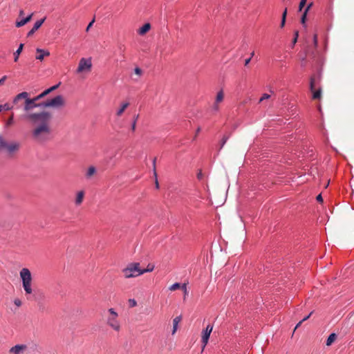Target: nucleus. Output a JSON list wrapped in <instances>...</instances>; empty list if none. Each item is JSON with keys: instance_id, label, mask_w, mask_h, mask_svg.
I'll use <instances>...</instances> for the list:
<instances>
[{"instance_id": "nucleus-20", "label": "nucleus", "mask_w": 354, "mask_h": 354, "mask_svg": "<svg viewBox=\"0 0 354 354\" xmlns=\"http://www.w3.org/2000/svg\"><path fill=\"white\" fill-rule=\"evenodd\" d=\"M23 48H24V44H21L19 45V46L18 47L17 50L14 53V61L15 62H17L18 61V59H19V55L21 54L22 50H23Z\"/></svg>"}, {"instance_id": "nucleus-14", "label": "nucleus", "mask_w": 354, "mask_h": 354, "mask_svg": "<svg viewBox=\"0 0 354 354\" xmlns=\"http://www.w3.org/2000/svg\"><path fill=\"white\" fill-rule=\"evenodd\" d=\"M32 15H33V13L30 14V15H28L27 17H26L24 19H22L19 21H17L16 24H15L16 27L19 28V27L24 26L27 23H28L31 20Z\"/></svg>"}, {"instance_id": "nucleus-37", "label": "nucleus", "mask_w": 354, "mask_h": 354, "mask_svg": "<svg viewBox=\"0 0 354 354\" xmlns=\"http://www.w3.org/2000/svg\"><path fill=\"white\" fill-rule=\"evenodd\" d=\"M298 37H299V32L298 31H295V37H293V40H292L293 45H295L296 44V42L297 41Z\"/></svg>"}, {"instance_id": "nucleus-15", "label": "nucleus", "mask_w": 354, "mask_h": 354, "mask_svg": "<svg viewBox=\"0 0 354 354\" xmlns=\"http://www.w3.org/2000/svg\"><path fill=\"white\" fill-rule=\"evenodd\" d=\"M97 172L96 168L94 166H90L85 174L86 179H91Z\"/></svg>"}, {"instance_id": "nucleus-1", "label": "nucleus", "mask_w": 354, "mask_h": 354, "mask_svg": "<svg viewBox=\"0 0 354 354\" xmlns=\"http://www.w3.org/2000/svg\"><path fill=\"white\" fill-rule=\"evenodd\" d=\"M52 117V114L46 111L26 114L23 116L24 119L28 120L34 126L32 136L35 141L43 143L50 140Z\"/></svg>"}, {"instance_id": "nucleus-26", "label": "nucleus", "mask_w": 354, "mask_h": 354, "mask_svg": "<svg viewBox=\"0 0 354 354\" xmlns=\"http://www.w3.org/2000/svg\"><path fill=\"white\" fill-rule=\"evenodd\" d=\"M181 286L182 285H180V283H174L173 285H171L169 289L171 290V291H175L177 289H179V288H181Z\"/></svg>"}, {"instance_id": "nucleus-48", "label": "nucleus", "mask_w": 354, "mask_h": 354, "mask_svg": "<svg viewBox=\"0 0 354 354\" xmlns=\"http://www.w3.org/2000/svg\"><path fill=\"white\" fill-rule=\"evenodd\" d=\"M286 19L284 18H281V27L283 28L285 26L286 24Z\"/></svg>"}, {"instance_id": "nucleus-17", "label": "nucleus", "mask_w": 354, "mask_h": 354, "mask_svg": "<svg viewBox=\"0 0 354 354\" xmlns=\"http://www.w3.org/2000/svg\"><path fill=\"white\" fill-rule=\"evenodd\" d=\"M151 28V25L149 23L144 24L139 30L138 33L141 35L147 33Z\"/></svg>"}, {"instance_id": "nucleus-12", "label": "nucleus", "mask_w": 354, "mask_h": 354, "mask_svg": "<svg viewBox=\"0 0 354 354\" xmlns=\"http://www.w3.org/2000/svg\"><path fill=\"white\" fill-rule=\"evenodd\" d=\"M45 20L46 17L41 19V20L37 21L32 29L28 32L27 36L31 37L41 26Z\"/></svg>"}, {"instance_id": "nucleus-10", "label": "nucleus", "mask_w": 354, "mask_h": 354, "mask_svg": "<svg viewBox=\"0 0 354 354\" xmlns=\"http://www.w3.org/2000/svg\"><path fill=\"white\" fill-rule=\"evenodd\" d=\"M213 326L210 324L207 325L205 330L203 332L202 335V343L203 344V348L207 345L210 334L212 331Z\"/></svg>"}, {"instance_id": "nucleus-50", "label": "nucleus", "mask_w": 354, "mask_h": 354, "mask_svg": "<svg viewBox=\"0 0 354 354\" xmlns=\"http://www.w3.org/2000/svg\"><path fill=\"white\" fill-rule=\"evenodd\" d=\"M93 22H94V20H93L91 22H90V23H89V24L88 25V26H87V28H86V31H88V29H89L90 28H91V26L93 25Z\"/></svg>"}, {"instance_id": "nucleus-28", "label": "nucleus", "mask_w": 354, "mask_h": 354, "mask_svg": "<svg viewBox=\"0 0 354 354\" xmlns=\"http://www.w3.org/2000/svg\"><path fill=\"white\" fill-rule=\"evenodd\" d=\"M1 111L2 110H5V111H9L10 109H12L13 108L12 106H10L9 104L6 103L5 104H3V105H1Z\"/></svg>"}, {"instance_id": "nucleus-25", "label": "nucleus", "mask_w": 354, "mask_h": 354, "mask_svg": "<svg viewBox=\"0 0 354 354\" xmlns=\"http://www.w3.org/2000/svg\"><path fill=\"white\" fill-rule=\"evenodd\" d=\"M14 124V113H12L6 122V127H10Z\"/></svg>"}, {"instance_id": "nucleus-9", "label": "nucleus", "mask_w": 354, "mask_h": 354, "mask_svg": "<svg viewBox=\"0 0 354 354\" xmlns=\"http://www.w3.org/2000/svg\"><path fill=\"white\" fill-rule=\"evenodd\" d=\"M28 347L24 344H17L9 350L10 354H27Z\"/></svg>"}, {"instance_id": "nucleus-24", "label": "nucleus", "mask_w": 354, "mask_h": 354, "mask_svg": "<svg viewBox=\"0 0 354 354\" xmlns=\"http://www.w3.org/2000/svg\"><path fill=\"white\" fill-rule=\"evenodd\" d=\"M153 269H154V266L152 264H149L146 269H142V270L140 269V272H139V274H142L145 272H151L153 270Z\"/></svg>"}, {"instance_id": "nucleus-13", "label": "nucleus", "mask_w": 354, "mask_h": 354, "mask_svg": "<svg viewBox=\"0 0 354 354\" xmlns=\"http://www.w3.org/2000/svg\"><path fill=\"white\" fill-rule=\"evenodd\" d=\"M36 52L38 53V55L36 56V59H38L39 61H42L45 56H49L50 52L48 50H45L44 49L41 48H37Z\"/></svg>"}, {"instance_id": "nucleus-19", "label": "nucleus", "mask_w": 354, "mask_h": 354, "mask_svg": "<svg viewBox=\"0 0 354 354\" xmlns=\"http://www.w3.org/2000/svg\"><path fill=\"white\" fill-rule=\"evenodd\" d=\"M181 319L182 318L180 316H178L174 319V320H173V331H172L173 335L176 332L178 324L181 321Z\"/></svg>"}, {"instance_id": "nucleus-8", "label": "nucleus", "mask_w": 354, "mask_h": 354, "mask_svg": "<svg viewBox=\"0 0 354 354\" xmlns=\"http://www.w3.org/2000/svg\"><path fill=\"white\" fill-rule=\"evenodd\" d=\"M20 148V144L17 142H12L8 143L5 141L3 145V149H6L9 156H12L14 153L17 152Z\"/></svg>"}, {"instance_id": "nucleus-32", "label": "nucleus", "mask_w": 354, "mask_h": 354, "mask_svg": "<svg viewBox=\"0 0 354 354\" xmlns=\"http://www.w3.org/2000/svg\"><path fill=\"white\" fill-rule=\"evenodd\" d=\"M212 109L214 112H217L219 110V103L215 102L212 105Z\"/></svg>"}, {"instance_id": "nucleus-27", "label": "nucleus", "mask_w": 354, "mask_h": 354, "mask_svg": "<svg viewBox=\"0 0 354 354\" xmlns=\"http://www.w3.org/2000/svg\"><path fill=\"white\" fill-rule=\"evenodd\" d=\"M229 136H224L220 142V149H222L225 144L226 143L227 140H228Z\"/></svg>"}, {"instance_id": "nucleus-52", "label": "nucleus", "mask_w": 354, "mask_h": 354, "mask_svg": "<svg viewBox=\"0 0 354 354\" xmlns=\"http://www.w3.org/2000/svg\"><path fill=\"white\" fill-rule=\"evenodd\" d=\"M302 322H303V321H302V320H301V321H300V322L297 324V326H295V330L298 327H299V326H301V323H302Z\"/></svg>"}, {"instance_id": "nucleus-49", "label": "nucleus", "mask_w": 354, "mask_h": 354, "mask_svg": "<svg viewBox=\"0 0 354 354\" xmlns=\"http://www.w3.org/2000/svg\"><path fill=\"white\" fill-rule=\"evenodd\" d=\"M313 312L312 311L308 316H305V317L302 319V321L304 322V321L310 318V315L313 314Z\"/></svg>"}, {"instance_id": "nucleus-18", "label": "nucleus", "mask_w": 354, "mask_h": 354, "mask_svg": "<svg viewBox=\"0 0 354 354\" xmlns=\"http://www.w3.org/2000/svg\"><path fill=\"white\" fill-rule=\"evenodd\" d=\"M129 106V102H123L121 105V107L118 110L116 115L117 116H121L125 109Z\"/></svg>"}, {"instance_id": "nucleus-41", "label": "nucleus", "mask_w": 354, "mask_h": 354, "mask_svg": "<svg viewBox=\"0 0 354 354\" xmlns=\"http://www.w3.org/2000/svg\"><path fill=\"white\" fill-rule=\"evenodd\" d=\"M44 97L42 95V93H40L39 95H37L36 97H33L32 99L37 102L38 100Z\"/></svg>"}, {"instance_id": "nucleus-34", "label": "nucleus", "mask_w": 354, "mask_h": 354, "mask_svg": "<svg viewBox=\"0 0 354 354\" xmlns=\"http://www.w3.org/2000/svg\"><path fill=\"white\" fill-rule=\"evenodd\" d=\"M307 0H301L299 5V10L301 11L303 8L305 6Z\"/></svg>"}, {"instance_id": "nucleus-46", "label": "nucleus", "mask_w": 354, "mask_h": 354, "mask_svg": "<svg viewBox=\"0 0 354 354\" xmlns=\"http://www.w3.org/2000/svg\"><path fill=\"white\" fill-rule=\"evenodd\" d=\"M316 199H317V201L318 202H320V203L323 202V198H322V195H321V194H319V195L317 196Z\"/></svg>"}, {"instance_id": "nucleus-6", "label": "nucleus", "mask_w": 354, "mask_h": 354, "mask_svg": "<svg viewBox=\"0 0 354 354\" xmlns=\"http://www.w3.org/2000/svg\"><path fill=\"white\" fill-rule=\"evenodd\" d=\"M65 104V100L62 95H57L53 99L43 102L44 108H59Z\"/></svg>"}, {"instance_id": "nucleus-29", "label": "nucleus", "mask_w": 354, "mask_h": 354, "mask_svg": "<svg viewBox=\"0 0 354 354\" xmlns=\"http://www.w3.org/2000/svg\"><path fill=\"white\" fill-rule=\"evenodd\" d=\"M138 118V115L135 116V118H133V121L132 122L131 127V129L132 131H135V130H136V121H137Z\"/></svg>"}, {"instance_id": "nucleus-33", "label": "nucleus", "mask_w": 354, "mask_h": 354, "mask_svg": "<svg viewBox=\"0 0 354 354\" xmlns=\"http://www.w3.org/2000/svg\"><path fill=\"white\" fill-rule=\"evenodd\" d=\"M14 304L17 307H20L22 305V301L20 299L15 298L14 299Z\"/></svg>"}, {"instance_id": "nucleus-4", "label": "nucleus", "mask_w": 354, "mask_h": 354, "mask_svg": "<svg viewBox=\"0 0 354 354\" xmlns=\"http://www.w3.org/2000/svg\"><path fill=\"white\" fill-rule=\"evenodd\" d=\"M140 272V263H130L126 268L123 269L122 272L125 278L136 277L141 275L139 274Z\"/></svg>"}, {"instance_id": "nucleus-51", "label": "nucleus", "mask_w": 354, "mask_h": 354, "mask_svg": "<svg viewBox=\"0 0 354 354\" xmlns=\"http://www.w3.org/2000/svg\"><path fill=\"white\" fill-rule=\"evenodd\" d=\"M250 60H251V57L246 59L245 60V66H247L250 63Z\"/></svg>"}, {"instance_id": "nucleus-42", "label": "nucleus", "mask_w": 354, "mask_h": 354, "mask_svg": "<svg viewBox=\"0 0 354 354\" xmlns=\"http://www.w3.org/2000/svg\"><path fill=\"white\" fill-rule=\"evenodd\" d=\"M203 178V174L201 170H200L197 174V178L201 180Z\"/></svg>"}, {"instance_id": "nucleus-38", "label": "nucleus", "mask_w": 354, "mask_h": 354, "mask_svg": "<svg viewBox=\"0 0 354 354\" xmlns=\"http://www.w3.org/2000/svg\"><path fill=\"white\" fill-rule=\"evenodd\" d=\"M5 140L2 136H0V150H2L3 149V145L5 143Z\"/></svg>"}, {"instance_id": "nucleus-21", "label": "nucleus", "mask_w": 354, "mask_h": 354, "mask_svg": "<svg viewBox=\"0 0 354 354\" xmlns=\"http://www.w3.org/2000/svg\"><path fill=\"white\" fill-rule=\"evenodd\" d=\"M337 339V335L335 333H331L327 340L326 344L327 346H330Z\"/></svg>"}, {"instance_id": "nucleus-3", "label": "nucleus", "mask_w": 354, "mask_h": 354, "mask_svg": "<svg viewBox=\"0 0 354 354\" xmlns=\"http://www.w3.org/2000/svg\"><path fill=\"white\" fill-rule=\"evenodd\" d=\"M19 277L22 283V287L27 299H30L33 295V279L32 274L28 268H23L19 272Z\"/></svg>"}, {"instance_id": "nucleus-54", "label": "nucleus", "mask_w": 354, "mask_h": 354, "mask_svg": "<svg viewBox=\"0 0 354 354\" xmlns=\"http://www.w3.org/2000/svg\"><path fill=\"white\" fill-rule=\"evenodd\" d=\"M200 131H201V128H200V127H198V128L197 129L196 133H198Z\"/></svg>"}, {"instance_id": "nucleus-40", "label": "nucleus", "mask_w": 354, "mask_h": 354, "mask_svg": "<svg viewBox=\"0 0 354 354\" xmlns=\"http://www.w3.org/2000/svg\"><path fill=\"white\" fill-rule=\"evenodd\" d=\"M153 174H154V176L156 178V182H155L156 187V189H158L159 188V183H158V179H157V174H156V170H154Z\"/></svg>"}, {"instance_id": "nucleus-30", "label": "nucleus", "mask_w": 354, "mask_h": 354, "mask_svg": "<svg viewBox=\"0 0 354 354\" xmlns=\"http://www.w3.org/2000/svg\"><path fill=\"white\" fill-rule=\"evenodd\" d=\"M128 303L130 308H133L137 306V301L134 299H129Z\"/></svg>"}, {"instance_id": "nucleus-47", "label": "nucleus", "mask_w": 354, "mask_h": 354, "mask_svg": "<svg viewBox=\"0 0 354 354\" xmlns=\"http://www.w3.org/2000/svg\"><path fill=\"white\" fill-rule=\"evenodd\" d=\"M286 16H287V8H286L282 14V17L281 18H284V19H286Z\"/></svg>"}, {"instance_id": "nucleus-5", "label": "nucleus", "mask_w": 354, "mask_h": 354, "mask_svg": "<svg viewBox=\"0 0 354 354\" xmlns=\"http://www.w3.org/2000/svg\"><path fill=\"white\" fill-rule=\"evenodd\" d=\"M109 316L107 318V324L115 331L120 330V324L118 320V313L113 308L109 309Z\"/></svg>"}, {"instance_id": "nucleus-45", "label": "nucleus", "mask_w": 354, "mask_h": 354, "mask_svg": "<svg viewBox=\"0 0 354 354\" xmlns=\"http://www.w3.org/2000/svg\"><path fill=\"white\" fill-rule=\"evenodd\" d=\"M313 6V3H309L307 7L306 8L305 10H304V12L306 13H308V10H310V8L312 7Z\"/></svg>"}, {"instance_id": "nucleus-2", "label": "nucleus", "mask_w": 354, "mask_h": 354, "mask_svg": "<svg viewBox=\"0 0 354 354\" xmlns=\"http://www.w3.org/2000/svg\"><path fill=\"white\" fill-rule=\"evenodd\" d=\"M30 94L24 91L17 94L13 99V104L17 107L24 106V111L26 114L30 113V111L35 108H44L43 102L37 103L32 98L29 97Z\"/></svg>"}, {"instance_id": "nucleus-55", "label": "nucleus", "mask_w": 354, "mask_h": 354, "mask_svg": "<svg viewBox=\"0 0 354 354\" xmlns=\"http://www.w3.org/2000/svg\"><path fill=\"white\" fill-rule=\"evenodd\" d=\"M254 52L253 51V52L251 53V57H250L252 58V57L254 56Z\"/></svg>"}, {"instance_id": "nucleus-35", "label": "nucleus", "mask_w": 354, "mask_h": 354, "mask_svg": "<svg viewBox=\"0 0 354 354\" xmlns=\"http://www.w3.org/2000/svg\"><path fill=\"white\" fill-rule=\"evenodd\" d=\"M134 73L138 76H141L142 75V71L139 67L135 68Z\"/></svg>"}, {"instance_id": "nucleus-36", "label": "nucleus", "mask_w": 354, "mask_h": 354, "mask_svg": "<svg viewBox=\"0 0 354 354\" xmlns=\"http://www.w3.org/2000/svg\"><path fill=\"white\" fill-rule=\"evenodd\" d=\"M181 289L184 292L185 297L188 294L187 290V283L182 284Z\"/></svg>"}, {"instance_id": "nucleus-53", "label": "nucleus", "mask_w": 354, "mask_h": 354, "mask_svg": "<svg viewBox=\"0 0 354 354\" xmlns=\"http://www.w3.org/2000/svg\"><path fill=\"white\" fill-rule=\"evenodd\" d=\"M24 15V11L23 10H21L19 11V16H20V17H21V16H23Z\"/></svg>"}, {"instance_id": "nucleus-43", "label": "nucleus", "mask_w": 354, "mask_h": 354, "mask_svg": "<svg viewBox=\"0 0 354 354\" xmlns=\"http://www.w3.org/2000/svg\"><path fill=\"white\" fill-rule=\"evenodd\" d=\"M313 44L315 47H317V35L315 34L313 37Z\"/></svg>"}, {"instance_id": "nucleus-44", "label": "nucleus", "mask_w": 354, "mask_h": 354, "mask_svg": "<svg viewBox=\"0 0 354 354\" xmlns=\"http://www.w3.org/2000/svg\"><path fill=\"white\" fill-rule=\"evenodd\" d=\"M7 79V76L6 75H4L3 76L1 79H0V85H2L3 84L4 82L6 81V80Z\"/></svg>"}, {"instance_id": "nucleus-16", "label": "nucleus", "mask_w": 354, "mask_h": 354, "mask_svg": "<svg viewBox=\"0 0 354 354\" xmlns=\"http://www.w3.org/2000/svg\"><path fill=\"white\" fill-rule=\"evenodd\" d=\"M84 197V192L80 191L77 193L76 198H75V204L76 205H80L82 203Z\"/></svg>"}, {"instance_id": "nucleus-31", "label": "nucleus", "mask_w": 354, "mask_h": 354, "mask_svg": "<svg viewBox=\"0 0 354 354\" xmlns=\"http://www.w3.org/2000/svg\"><path fill=\"white\" fill-rule=\"evenodd\" d=\"M270 97V95L269 94H267V93H264L263 94V95L261 96V97L259 99V103H261L262 102L263 100H268Z\"/></svg>"}, {"instance_id": "nucleus-7", "label": "nucleus", "mask_w": 354, "mask_h": 354, "mask_svg": "<svg viewBox=\"0 0 354 354\" xmlns=\"http://www.w3.org/2000/svg\"><path fill=\"white\" fill-rule=\"evenodd\" d=\"M91 67L92 62L91 59L82 58L79 62L77 73H80L84 71L89 72Z\"/></svg>"}, {"instance_id": "nucleus-11", "label": "nucleus", "mask_w": 354, "mask_h": 354, "mask_svg": "<svg viewBox=\"0 0 354 354\" xmlns=\"http://www.w3.org/2000/svg\"><path fill=\"white\" fill-rule=\"evenodd\" d=\"M315 88V78L313 77L310 81V89L313 92V99L319 100L322 97V90L319 88L317 91H314Z\"/></svg>"}, {"instance_id": "nucleus-22", "label": "nucleus", "mask_w": 354, "mask_h": 354, "mask_svg": "<svg viewBox=\"0 0 354 354\" xmlns=\"http://www.w3.org/2000/svg\"><path fill=\"white\" fill-rule=\"evenodd\" d=\"M60 85V83H59L58 84H56L55 86H51L50 88L45 90L44 92H42V95L44 97L46 96L48 94H49L50 93H51L52 91H55V89H57Z\"/></svg>"}, {"instance_id": "nucleus-39", "label": "nucleus", "mask_w": 354, "mask_h": 354, "mask_svg": "<svg viewBox=\"0 0 354 354\" xmlns=\"http://www.w3.org/2000/svg\"><path fill=\"white\" fill-rule=\"evenodd\" d=\"M307 13L304 12L303 13L301 18V24H304L306 19Z\"/></svg>"}, {"instance_id": "nucleus-23", "label": "nucleus", "mask_w": 354, "mask_h": 354, "mask_svg": "<svg viewBox=\"0 0 354 354\" xmlns=\"http://www.w3.org/2000/svg\"><path fill=\"white\" fill-rule=\"evenodd\" d=\"M224 99V93L222 90H221L220 91L218 92L217 95H216V99H215V102H217V103H221L223 102Z\"/></svg>"}]
</instances>
